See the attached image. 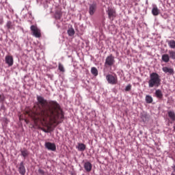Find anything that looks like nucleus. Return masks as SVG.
Wrapping results in <instances>:
<instances>
[{
  "mask_svg": "<svg viewBox=\"0 0 175 175\" xmlns=\"http://www.w3.org/2000/svg\"><path fill=\"white\" fill-rule=\"evenodd\" d=\"M37 100L38 108L36 111L32 112L31 118L36 125H42L47 129L42 127L41 131L49 133L54 124L59 125L64 122L65 118L64 111L57 101H48L40 96H37Z\"/></svg>",
  "mask_w": 175,
  "mask_h": 175,
  "instance_id": "obj_1",
  "label": "nucleus"
},
{
  "mask_svg": "<svg viewBox=\"0 0 175 175\" xmlns=\"http://www.w3.org/2000/svg\"><path fill=\"white\" fill-rule=\"evenodd\" d=\"M149 88H158L161 85V77L157 72H152L150 75V79L148 81Z\"/></svg>",
  "mask_w": 175,
  "mask_h": 175,
  "instance_id": "obj_2",
  "label": "nucleus"
},
{
  "mask_svg": "<svg viewBox=\"0 0 175 175\" xmlns=\"http://www.w3.org/2000/svg\"><path fill=\"white\" fill-rule=\"evenodd\" d=\"M106 80L108 81L109 84H111L112 85H115L118 83L117 75H113L111 74H108L106 76Z\"/></svg>",
  "mask_w": 175,
  "mask_h": 175,
  "instance_id": "obj_3",
  "label": "nucleus"
},
{
  "mask_svg": "<svg viewBox=\"0 0 175 175\" xmlns=\"http://www.w3.org/2000/svg\"><path fill=\"white\" fill-rule=\"evenodd\" d=\"M116 64V59L113 54L109 55L105 59V66L107 68L109 66H113Z\"/></svg>",
  "mask_w": 175,
  "mask_h": 175,
  "instance_id": "obj_4",
  "label": "nucleus"
},
{
  "mask_svg": "<svg viewBox=\"0 0 175 175\" xmlns=\"http://www.w3.org/2000/svg\"><path fill=\"white\" fill-rule=\"evenodd\" d=\"M107 13L108 15V18H109L111 21H114V18L117 17V13L116 12V10L113 8L109 7L107 8Z\"/></svg>",
  "mask_w": 175,
  "mask_h": 175,
  "instance_id": "obj_5",
  "label": "nucleus"
},
{
  "mask_svg": "<svg viewBox=\"0 0 175 175\" xmlns=\"http://www.w3.org/2000/svg\"><path fill=\"white\" fill-rule=\"evenodd\" d=\"M30 29L32 32L33 36H35V38H40L42 36V33H40V29L38 28L37 26L31 25L30 27Z\"/></svg>",
  "mask_w": 175,
  "mask_h": 175,
  "instance_id": "obj_6",
  "label": "nucleus"
},
{
  "mask_svg": "<svg viewBox=\"0 0 175 175\" xmlns=\"http://www.w3.org/2000/svg\"><path fill=\"white\" fill-rule=\"evenodd\" d=\"M18 171L21 175H25L27 170H25V166H24V161L21 162L18 166Z\"/></svg>",
  "mask_w": 175,
  "mask_h": 175,
  "instance_id": "obj_7",
  "label": "nucleus"
},
{
  "mask_svg": "<svg viewBox=\"0 0 175 175\" xmlns=\"http://www.w3.org/2000/svg\"><path fill=\"white\" fill-rule=\"evenodd\" d=\"M83 167L88 173H90L92 170V164L90 161L83 162Z\"/></svg>",
  "mask_w": 175,
  "mask_h": 175,
  "instance_id": "obj_8",
  "label": "nucleus"
},
{
  "mask_svg": "<svg viewBox=\"0 0 175 175\" xmlns=\"http://www.w3.org/2000/svg\"><path fill=\"white\" fill-rule=\"evenodd\" d=\"M45 147L46 148H47L48 150H50L51 151H55V150H57L55 144H53L51 142H46Z\"/></svg>",
  "mask_w": 175,
  "mask_h": 175,
  "instance_id": "obj_9",
  "label": "nucleus"
},
{
  "mask_svg": "<svg viewBox=\"0 0 175 175\" xmlns=\"http://www.w3.org/2000/svg\"><path fill=\"white\" fill-rule=\"evenodd\" d=\"M95 12H96V5L95 3L90 4L89 7V13L90 16H93Z\"/></svg>",
  "mask_w": 175,
  "mask_h": 175,
  "instance_id": "obj_10",
  "label": "nucleus"
},
{
  "mask_svg": "<svg viewBox=\"0 0 175 175\" xmlns=\"http://www.w3.org/2000/svg\"><path fill=\"white\" fill-rule=\"evenodd\" d=\"M162 70L163 72H164V73H169V75H174V70L173 68H170L165 66L163 67Z\"/></svg>",
  "mask_w": 175,
  "mask_h": 175,
  "instance_id": "obj_11",
  "label": "nucleus"
},
{
  "mask_svg": "<svg viewBox=\"0 0 175 175\" xmlns=\"http://www.w3.org/2000/svg\"><path fill=\"white\" fill-rule=\"evenodd\" d=\"M5 62L9 66H12L13 65V57L12 56H7L5 57Z\"/></svg>",
  "mask_w": 175,
  "mask_h": 175,
  "instance_id": "obj_12",
  "label": "nucleus"
},
{
  "mask_svg": "<svg viewBox=\"0 0 175 175\" xmlns=\"http://www.w3.org/2000/svg\"><path fill=\"white\" fill-rule=\"evenodd\" d=\"M161 59L163 62L167 63L170 61V56L168 54L162 55Z\"/></svg>",
  "mask_w": 175,
  "mask_h": 175,
  "instance_id": "obj_13",
  "label": "nucleus"
},
{
  "mask_svg": "<svg viewBox=\"0 0 175 175\" xmlns=\"http://www.w3.org/2000/svg\"><path fill=\"white\" fill-rule=\"evenodd\" d=\"M155 96L158 99H162L163 98V94H162V91L161 90H157L155 92Z\"/></svg>",
  "mask_w": 175,
  "mask_h": 175,
  "instance_id": "obj_14",
  "label": "nucleus"
},
{
  "mask_svg": "<svg viewBox=\"0 0 175 175\" xmlns=\"http://www.w3.org/2000/svg\"><path fill=\"white\" fill-rule=\"evenodd\" d=\"M5 27L8 29H13V28H14V25L12 21H8L6 23Z\"/></svg>",
  "mask_w": 175,
  "mask_h": 175,
  "instance_id": "obj_15",
  "label": "nucleus"
},
{
  "mask_svg": "<svg viewBox=\"0 0 175 175\" xmlns=\"http://www.w3.org/2000/svg\"><path fill=\"white\" fill-rule=\"evenodd\" d=\"M85 148H86L85 144H81V143H79L78 146L77 147L79 151H84L85 150Z\"/></svg>",
  "mask_w": 175,
  "mask_h": 175,
  "instance_id": "obj_16",
  "label": "nucleus"
},
{
  "mask_svg": "<svg viewBox=\"0 0 175 175\" xmlns=\"http://www.w3.org/2000/svg\"><path fill=\"white\" fill-rule=\"evenodd\" d=\"M21 155L23 156L24 158H27L28 155H29V152H28V150L24 148L23 150H21Z\"/></svg>",
  "mask_w": 175,
  "mask_h": 175,
  "instance_id": "obj_17",
  "label": "nucleus"
},
{
  "mask_svg": "<svg viewBox=\"0 0 175 175\" xmlns=\"http://www.w3.org/2000/svg\"><path fill=\"white\" fill-rule=\"evenodd\" d=\"M152 13L153 16H158L159 14V10L158 9V7H153L152 10Z\"/></svg>",
  "mask_w": 175,
  "mask_h": 175,
  "instance_id": "obj_18",
  "label": "nucleus"
},
{
  "mask_svg": "<svg viewBox=\"0 0 175 175\" xmlns=\"http://www.w3.org/2000/svg\"><path fill=\"white\" fill-rule=\"evenodd\" d=\"M168 116L172 121H175V113L174 111H168Z\"/></svg>",
  "mask_w": 175,
  "mask_h": 175,
  "instance_id": "obj_19",
  "label": "nucleus"
},
{
  "mask_svg": "<svg viewBox=\"0 0 175 175\" xmlns=\"http://www.w3.org/2000/svg\"><path fill=\"white\" fill-rule=\"evenodd\" d=\"M168 53L171 59H175V51L170 50L168 51Z\"/></svg>",
  "mask_w": 175,
  "mask_h": 175,
  "instance_id": "obj_20",
  "label": "nucleus"
},
{
  "mask_svg": "<svg viewBox=\"0 0 175 175\" xmlns=\"http://www.w3.org/2000/svg\"><path fill=\"white\" fill-rule=\"evenodd\" d=\"M168 46L170 49H175V41L174 40H171L168 41Z\"/></svg>",
  "mask_w": 175,
  "mask_h": 175,
  "instance_id": "obj_21",
  "label": "nucleus"
},
{
  "mask_svg": "<svg viewBox=\"0 0 175 175\" xmlns=\"http://www.w3.org/2000/svg\"><path fill=\"white\" fill-rule=\"evenodd\" d=\"M146 103H151L154 100L152 99V97L150 95H146L145 98Z\"/></svg>",
  "mask_w": 175,
  "mask_h": 175,
  "instance_id": "obj_22",
  "label": "nucleus"
},
{
  "mask_svg": "<svg viewBox=\"0 0 175 175\" xmlns=\"http://www.w3.org/2000/svg\"><path fill=\"white\" fill-rule=\"evenodd\" d=\"M91 73L94 76H98V69L96 68H95V67H92L91 68Z\"/></svg>",
  "mask_w": 175,
  "mask_h": 175,
  "instance_id": "obj_23",
  "label": "nucleus"
},
{
  "mask_svg": "<svg viewBox=\"0 0 175 175\" xmlns=\"http://www.w3.org/2000/svg\"><path fill=\"white\" fill-rule=\"evenodd\" d=\"M68 33L69 36H73V35H75V29L73 28L68 29Z\"/></svg>",
  "mask_w": 175,
  "mask_h": 175,
  "instance_id": "obj_24",
  "label": "nucleus"
},
{
  "mask_svg": "<svg viewBox=\"0 0 175 175\" xmlns=\"http://www.w3.org/2000/svg\"><path fill=\"white\" fill-rule=\"evenodd\" d=\"M55 18H57V20H59L61 17H62V15L61 14V12H56L55 14Z\"/></svg>",
  "mask_w": 175,
  "mask_h": 175,
  "instance_id": "obj_25",
  "label": "nucleus"
},
{
  "mask_svg": "<svg viewBox=\"0 0 175 175\" xmlns=\"http://www.w3.org/2000/svg\"><path fill=\"white\" fill-rule=\"evenodd\" d=\"M58 69L60 72H65V68H64V65L61 63L59 64Z\"/></svg>",
  "mask_w": 175,
  "mask_h": 175,
  "instance_id": "obj_26",
  "label": "nucleus"
},
{
  "mask_svg": "<svg viewBox=\"0 0 175 175\" xmlns=\"http://www.w3.org/2000/svg\"><path fill=\"white\" fill-rule=\"evenodd\" d=\"M131 88H132V85L129 84L125 88V91L129 92L131 90Z\"/></svg>",
  "mask_w": 175,
  "mask_h": 175,
  "instance_id": "obj_27",
  "label": "nucleus"
},
{
  "mask_svg": "<svg viewBox=\"0 0 175 175\" xmlns=\"http://www.w3.org/2000/svg\"><path fill=\"white\" fill-rule=\"evenodd\" d=\"M38 172L40 173V174H44V171L43 170H38Z\"/></svg>",
  "mask_w": 175,
  "mask_h": 175,
  "instance_id": "obj_28",
  "label": "nucleus"
},
{
  "mask_svg": "<svg viewBox=\"0 0 175 175\" xmlns=\"http://www.w3.org/2000/svg\"><path fill=\"white\" fill-rule=\"evenodd\" d=\"M172 169L173 170L172 173H175V164H174L172 166Z\"/></svg>",
  "mask_w": 175,
  "mask_h": 175,
  "instance_id": "obj_29",
  "label": "nucleus"
},
{
  "mask_svg": "<svg viewBox=\"0 0 175 175\" xmlns=\"http://www.w3.org/2000/svg\"><path fill=\"white\" fill-rule=\"evenodd\" d=\"M0 100L1 102H3V97L1 95H0Z\"/></svg>",
  "mask_w": 175,
  "mask_h": 175,
  "instance_id": "obj_30",
  "label": "nucleus"
},
{
  "mask_svg": "<svg viewBox=\"0 0 175 175\" xmlns=\"http://www.w3.org/2000/svg\"><path fill=\"white\" fill-rule=\"evenodd\" d=\"M27 114H29V116H31V113H28V112H27Z\"/></svg>",
  "mask_w": 175,
  "mask_h": 175,
  "instance_id": "obj_31",
  "label": "nucleus"
}]
</instances>
